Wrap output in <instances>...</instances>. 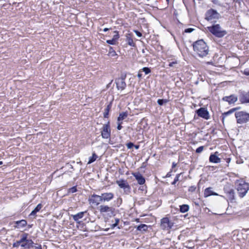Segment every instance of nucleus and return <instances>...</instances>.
Instances as JSON below:
<instances>
[{"mask_svg": "<svg viewBox=\"0 0 249 249\" xmlns=\"http://www.w3.org/2000/svg\"><path fill=\"white\" fill-rule=\"evenodd\" d=\"M193 49L201 57L207 56L209 52V47L203 39L198 40L193 43Z\"/></svg>", "mask_w": 249, "mask_h": 249, "instance_id": "nucleus-1", "label": "nucleus"}, {"mask_svg": "<svg viewBox=\"0 0 249 249\" xmlns=\"http://www.w3.org/2000/svg\"><path fill=\"white\" fill-rule=\"evenodd\" d=\"M237 191L239 196L243 197L249 190V183L245 182L243 180H241L237 182Z\"/></svg>", "mask_w": 249, "mask_h": 249, "instance_id": "nucleus-2", "label": "nucleus"}, {"mask_svg": "<svg viewBox=\"0 0 249 249\" xmlns=\"http://www.w3.org/2000/svg\"><path fill=\"white\" fill-rule=\"evenodd\" d=\"M208 30L217 37H222L227 34V31L222 29L219 24L208 27Z\"/></svg>", "mask_w": 249, "mask_h": 249, "instance_id": "nucleus-3", "label": "nucleus"}, {"mask_svg": "<svg viewBox=\"0 0 249 249\" xmlns=\"http://www.w3.org/2000/svg\"><path fill=\"white\" fill-rule=\"evenodd\" d=\"M235 116L238 124L246 123L249 120V114L243 111H239L235 113Z\"/></svg>", "mask_w": 249, "mask_h": 249, "instance_id": "nucleus-4", "label": "nucleus"}, {"mask_svg": "<svg viewBox=\"0 0 249 249\" xmlns=\"http://www.w3.org/2000/svg\"><path fill=\"white\" fill-rule=\"evenodd\" d=\"M99 210L101 213H107V215L110 217L115 215V208L107 205H101L99 207Z\"/></svg>", "mask_w": 249, "mask_h": 249, "instance_id": "nucleus-5", "label": "nucleus"}, {"mask_svg": "<svg viewBox=\"0 0 249 249\" xmlns=\"http://www.w3.org/2000/svg\"><path fill=\"white\" fill-rule=\"evenodd\" d=\"M205 17L206 19L208 21H213V20L219 18L220 14L216 11L211 9L206 12Z\"/></svg>", "mask_w": 249, "mask_h": 249, "instance_id": "nucleus-6", "label": "nucleus"}, {"mask_svg": "<svg viewBox=\"0 0 249 249\" xmlns=\"http://www.w3.org/2000/svg\"><path fill=\"white\" fill-rule=\"evenodd\" d=\"M116 183L120 188L124 189L125 194H128L130 192V187L126 180H118L116 181Z\"/></svg>", "mask_w": 249, "mask_h": 249, "instance_id": "nucleus-7", "label": "nucleus"}, {"mask_svg": "<svg viewBox=\"0 0 249 249\" xmlns=\"http://www.w3.org/2000/svg\"><path fill=\"white\" fill-rule=\"evenodd\" d=\"M173 226V223L171 222L168 217H164L161 219L160 226L164 230H169Z\"/></svg>", "mask_w": 249, "mask_h": 249, "instance_id": "nucleus-8", "label": "nucleus"}, {"mask_svg": "<svg viewBox=\"0 0 249 249\" xmlns=\"http://www.w3.org/2000/svg\"><path fill=\"white\" fill-rule=\"evenodd\" d=\"M196 113L197 115L205 120H209L210 119V114L208 110L204 107H200L196 110Z\"/></svg>", "mask_w": 249, "mask_h": 249, "instance_id": "nucleus-9", "label": "nucleus"}, {"mask_svg": "<svg viewBox=\"0 0 249 249\" xmlns=\"http://www.w3.org/2000/svg\"><path fill=\"white\" fill-rule=\"evenodd\" d=\"M101 136L104 139H108L110 137V129L109 122L107 124H104L101 131Z\"/></svg>", "mask_w": 249, "mask_h": 249, "instance_id": "nucleus-10", "label": "nucleus"}, {"mask_svg": "<svg viewBox=\"0 0 249 249\" xmlns=\"http://www.w3.org/2000/svg\"><path fill=\"white\" fill-rule=\"evenodd\" d=\"M126 76H122L121 78H119L115 80V83L116 84L117 88L118 90H124L126 86V84L125 82V79Z\"/></svg>", "mask_w": 249, "mask_h": 249, "instance_id": "nucleus-11", "label": "nucleus"}, {"mask_svg": "<svg viewBox=\"0 0 249 249\" xmlns=\"http://www.w3.org/2000/svg\"><path fill=\"white\" fill-rule=\"evenodd\" d=\"M89 201L90 203L98 205L102 202L101 195L99 196L95 194H93L89 198Z\"/></svg>", "mask_w": 249, "mask_h": 249, "instance_id": "nucleus-12", "label": "nucleus"}, {"mask_svg": "<svg viewBox=\"0 0 249 249\" xmlns=\"http://www.w3.org/2000/svg\"><path fill=\"white\" fill-rule=\"evenodd\" d=\"M240 101L242 103H249V91L241 92L239 95Z\"/></svg>", "mask_w": 249, "mask_h": 249, "instance_id": "nucleus-13", "label": "nucleus"}, {"mask_svg": "<svg viewBox=\"0 0 249 249\" xmlns=\"http://www.w3.org/2000/svg\"><path fill=\"white\" fill-rule=\"evenodd\" d=\"M237 96L234 94H232L229 96L223 97L222 100L228 102L229 104H232L237 101Z\"/></svg>", "mask_w": 249, "mask_h": 249, "instance_id": "nucleus-14", "label": "nucleus"}, {"mask_svg": "<svg viewBox=\"0 0 249 249\" xmlns=\"http://www.w3.org/2000/svg\"><path fill=\"white\" fill-rule=\"evenodd\" d=\"M102 202H108L114 197V194L112 193H105L101 194Z\"/></svg>", "mask_w": 249, "mask_h": 249, "instance_id": "nucleus-15", "label": "nucleus"}, {"mask_svg": "<svg viewBox=\"0 0 249 249\" xmlns=\"http://www.w3.org/2000/svg\"><path fill=\"white\" fill-rule=\"evenodd\" d=\"M138 183L140 185H143L145 182L144 178L139 172L135 173L133 174Z\"/></svg>", "mask_w": 249, "mask_h": 249, "instance_id": "nucleus-16", "label": "nucleus"}, {"mask_svg": "<svg viewBox=\"0 0 249 249\" xmlns=\"http://www.w3.org/2000/svg\"><path fill=\"white\" fill-rule=\"evenodd\" d=\"M86 213L87 211L81 212L76 214L71 215V217L77 223L80 224L81 221H79V219H82Z\"/></svg>", "mask_w": 249, "mask_h": 249, "instance_id": "nucleus-17", "label": "nucleus"}, {"mask_svg": "<svg viewBox=\"0 0 249 249\" xmlns=\"http://www.w3.org/2000/svg\"><path fill=\"white\" fill-rule=\"evenodd\" d=\"M217 152H215L214 154H211L209 157V161L211 162L218 163L221 161V159L217 156Z\"/></svg>", "mask_w": 249, "mask_h": 249, "instance_id": "nucleus-18", "label": "nucleus"}, {"mask_svg": "<svg viewBox=\"0 0 249 249\" xmlns=\"http://www.w3.org/2000/svg\"><path fill=\"white\" fill-rule=\"evenodd\" d=\"M15 225H14V227L15 228H20L25 227L27 225V221L25 220L22 219L19 221H17L15 222Z\"/></svg>", "mask_w": 249, "mask_h": 249, "instance_id": "nucleus-19", "label": "nucleus"}, {"mask_svg": "<svg viewBox=\"0 0 249 249\" xmlns=\"http://www.w3.org/2000/svg\"><path fill=\"white\" fill-rule=\"evenodd\" d=\"M204 195L205 197H208V196H212V195L213 196H218V195L217 193H214L212 191V188L209 187V188H207L205 190Z\"/></svg>", "mask_w": 249, "mask_h": 249, "instance_id": "nucleus-20", "label": "nucleus"}, {"mask_svg": "<svg viewBox=\"0 0 249 249\" xmlns=\"http://www.w3.org/2000/svg\"><path fill=\"white\" fill-rule=\"evenodd\" d=\"M33 244H34V243L32 240H28L25 241L21 245V247L25 249H30L31 247H33Z\"/></svg>", "mask_w": 249, "mask_h": 249, "instance_id": "nucleus-21", "label": "nucleus"}, {"mask_svg": "<svg viewBox=\"0 0 249 249\" xmlns=\"http://www.w3.org/2000/svg\"><path fill=\"white\" fill-rule=\"evenodd\" d=\"M128 115L127 112H123L120 113L119 117H118L117 121L118 122L124 120L125 119Z\"/></svg>", "mask_w": 249, "mask_h": 249, "instance_id": "nucleus-22", "label": "nucleus"}, {"mask_svg": "<svg viewBox=\"0 0 249 249\" xmlns=\"http://www.w3.org/2000/svg\"><path fill=\"white\" fill-rule=\"evenodd\" d=\"M42 207V205H41V204H38L34 209V210L32 211L30 215H35L40 210Z\"/></svg>", "mask_w": 249, "mask_h": 249, "instance_id": "nucleus-23", "label": "nucleus"}, {"mask_svg": "<svg viewBox=\"0 0 249 249\" xmlns=\"http://www.w3.org/2000/svg\"><path fill=\"white\" fill-rule=\"evenodd\" d=\"M189 209V205L187 204H183L180 206V211L181 213H184L188 211Z\"/></svg>", "mask_w": 249, "mask_h": 249, "instance_id": "nucleus-24", "label": "nucleus"}, {"mask_svg": "<svg viewBox=\"0 0 249 249\" xmlns=\"http://www.w3.org/2000/svg\"><path fill=\"white\" fill-rule=\"evenodd\" d=\"M227 194L230 199L233 200L234 199V192L233 189H230L229 191H227Z\"/></svg>", "mask_w": 249, "mask_h": 249, "instance_id": "nucleus-25", "label": "nucleus"}, {"mask_svg": "<svg viewBox=\"0 0 249 249\" xmlns=\"http://www.w3.org/2000/svg\"><path fill=\"white\" fill-rule=\"evenodd\" d=\"M238 109V108H237V107L233 108H232V109H230L228 111L224 112V113H223V114H222L223 120L224 119V117H225L226 116H228V115H229L230 114H231V113H233L235 111H236Z\"/></svg>", "mask_w": 249, "mask_h": 249, "instance_id": "nucleus-26", "label": "nucleus"}, {"mask_svg": "<svg viewBox=\"0 0 249 249\" xmlns=\"http://www.w3.org/2000/svg\"><path fill=\"white\" fill-rule=\"evenodd\" d=\"M148 226L145 224H141L137 226V230L140 231H146Z\"/></svg>", "mask_w": 249, "mask_h": 249, "instance_id": "nucleus-27", "label": "nucleus"}, {"mask_svg": "<svg viewBox=\"0 0 249 249\" xmlns=\"http://www.w3.org/2000/svg\"><path fill=\"white\" fill-rule=\"evenodd\" d=\"M108 55L111 57H115L117 55V54L113 48L110 47Z\"/></svg>", "mask_w": 249, "mask_h": 249, "instance_id": "nucleus-28", "label": "nucleus"}, {"mask_svg": "<svg viewBox=\"0 0 249 249\" xmlns=\"http://www.w3.org/2000/svg\"><path fill=\"white\" fill-rule=\"evenodd\" d=\"M111 105H107V107L105 109V112L104 113V117L105 118H108V113H109V110L111 108Z\"/></svg>", "mask_w": 249, "mask_h": 249, "instance_id": "nucleus-29", "label": "nucleus"}, {"mask_svg": "<svg viewBox=\"0 0 249 249\" xmlns=\"http://www.w3.org/2000/svg\"><path fill=\"white\" fill-rule=\"evenodd\" d=\"M97 158V156L96 155V154L95 153H93L92 157H90L89 158V160L88 162V164H90L92 163L96 160Z\"/></svg>", "mask_w": 249, "mask_h": 249, "instance_id": "nucleus-30", "label": "nucleus"}, {"mask_svg": "<svg viewBox=\"0 0 249 249\" xmlns=\"http://www.w3.org/2000/svg\"><path fill=\"white\" fill-rule=\"evenodd\" d=\"M167 102H168V100L167 99H159L157 101L158 104L159 105H160V106L163 105V104L167 103Z\"/></svg>", "mask_w": 249, "mask_h": 249, "instance_id": "nucleus-31", "label": "nucleus"}, {"mask_svg": "<svg viewBox=\"0 0 249 249\" xmlns=\"http://www.w3.org/2000/svg\"><path fill=\"white\" fill-rule=\"evenodd\" d=\"M127 44L129 46H132V47H134L135 46V43H134L132 38H131V37H127Z\"/></svg>", "mask_w": 249, "mask_h": 249, "instance_id": "nucleus-32", "label": "nucleus"}, {"mask_svg": "<svg viewBox=\"0 0 249 249\" xmlns=\"http://www.w3.org/2000/svg\"><path fill=\"white\" fill-rule=\"evenodd\" d=\"M181 174V173L180 174H177L174 179V180L173 181V182L172 183V185H175L177 182H178V180H179V178L180 176V175Z\"/></svg>", "mask_w": 249, "mask_h": 249, "instance_id": "nucleus-33", "label": "nucleus"}, {"mask_svg": "<svg viewBox=\"0 0 249 249\" xmlns=\"http://www.w3.org/2000/svg\"><path fill=\"white\" fill-rule=\"evenodd\" d=\"M77 191L76 186H73L68 190V193H74Z\"/></svg>", "mask_w": 249, "mask_h": 249, "instance_id": "nucleus-34", "label": "nucleus"}, {"mask_svg": "<svg viewBox=\"0 0 249 249\" xmlns=\"http://www.w3.org/2000/svg\"><path fill=\"white\" fill-rule=\"evenodd\" d=\"M142 71L145 72L146 74L149 73L151 72L150 69L148 67H144L142 69Z\"/></svg>", "mask_w": 249, "mask_h": 249, "instance_id": "nucleus-35", "label": "nucleus"}, {"mask_svg": "<svg viewBox=\"0 0 249 249\" xmlns=\"http://www.w3.org/2000/svg\"><path fill=\"white\" fill-rule=\"evenodd\" d=\"M106 42L107 43L110 45H115L116 43V41L113 38L110 40H107Z\"/></svg>", "mask_w": 249, "mask_h": 249, "instance_id": "nucleus-36", "label": "nucleus"}, {"mask_svg": "<svg viewBox=\"0 0 249 249\" xmlns=\"http://www.w3.org/2000/svg\"><path fill=\"white\" fill-rule=\"evenodd\" d=\"M204 149V146H199V147H198L196 149V153H201L203 150Z\"/></svg>", "mask_w": 249, "mask_h": 249, "instance_id": "nucleus-37", "label": "nucleus"}, {"mask_svg": "<svg viewBox=\"0 0 249 249\" xmlns=\"http://www.w3.org/2000/svg\"><path fill=\"white\" fill-rule=\"evenodd\" d=\"M27 237H28V234L27 233H24L22 235V236H21V239L22 240H23L24 241H26V240H28L29 239H27Z\"/></svg>", "mask_w": 249, "mask_h": 249, "instance_id": "nucleus-38", "label": "nucleus"}, {"mask_svg": "<svg viewBox=\"0 0 249 249\" xmlns=\"http://www.w3.org/2000/svg\"><path fill=\"white\" fill-rule=\"evenodd\" d=\"M115 33L116 34L114 35L113 38L115 39V40L117 42V40L119 38V35L118 34V32L117 31H115Z\"/></svg>", "mask_w": 249, "mask_h": 249, "instance_id": "nucleus-39", "label": "nucleus"}, {"mask_svg": "<svg viewBox=\"0 0 249 249\" xmlns=\"http://www.w3.org/2000/svg\"><path fill=\"white\" fill-rule=\"evenodd\" d=\"M134 146V144H133V143L131 142H128V143L126 144V146L128 149L132 148Z\"/></svg>", "mask_w": 249, "mask_h": 249, "instance_id": "nucleus-40", "label": "nucleus"}, {"mask_svg": "<svg viewBox=\"0 0 249 249\" xmlns=\"http://www.w3.org/2000/svg\"><path fill=\"white\" fill-rule=\"evenodd\" d=\"M196 189V187L195 186H191L189 187L188 191L191 192H194Z\"/></svg>", "mask_w": 249, "mask_h": 249, "instance_id": "nucleus-41", "label": "nucleus"}, {"mask_svg": "<svg viewBox=\"0 0 249 249\" xmlns=\"http://www.w3.org/2000/svg\"><path fill=\"white\" fill-rule=\"evenodd\" d=\"M194 30V29L189 28L186 29L184 31V32L187 33H190L192 32Z\"/></svg>", "mask_w": 249, "mask_h": 249, "instance_id": "nucleus-42", "label": "nucleus"}, {"mask_svg": "<svg viewBox=\"0 0 249 249\" xmlns=\"http://www.w3.org/2000/svg\"><path fill=\"white\" fill-rule=\"evenodd\" d=\"M33 247L35 248V249H42L41 246L37 244H35V245H33Z\"/></svg>", "mask_w": 249, "mask_h": 249, "instance_id": "nucleus-43", "label": "nucleus"}, {"mask_svg": "<svg viewBox=\"0 0 249 249\" xmlns=\"http://www.w3.org/2000/svg\"><path fill=\"white\" fill-rule=\"evenodd\" d=\"M134 32L135 33L136 35L138 36V37H141L142 36V34L139 32L137 30H134Z\"/></svg>", "mask_w": 249, "mask_h": 249, "instance_id": "nucleus-44", "label": "nucleus"}, {"mask_svg": "<svg viewBox=\"0 0 249 249\" xmlns=\"http://www.w3.org/2000/svg\"><path fill=\"white\" fill-rule=\"evenodd\" d=\"M212 1L213 2V3L215 4H216L218 5H220L219 0H212Z\"/></svg>", "mask_w": 249, "mask_h": 249, "instance_id": "nucleus-45", "label": "nucleus"}, {"mask_svg": "<svg viewBox=\"0 0 249 249\" xmlns=\"http://www.w3.org/2000/svg\"><path fill=\"white\" fill-rule=\"evenodd\" d=\"M177 64V62L176 61H173V62H170L168 66L169 67H173L175 64Z\"/></svg>", "mask_w": 249, "mask_h": 249, "instance_id": "nucleus-46", "label": "nucleus"}, {"mask_svg": "<svg viewBox=\"0 0 249 249\" xmlns=\"http://www.w3.org/2000/svg\"><path fill=\"white\" fill-rule=\"evenodd\" d=\"M19 244H18V241H16V242L14 243L13 244V247H16V248H18L19 246Z\"/></svg>", "mask_w": 249, "mask_h": 249, "instance_id": "nucleus-47", "label": "nucleus"}, {"mask_svg": "<svg viewBox=\"0 0 249 249\" xmlns=\"http://www.w3.org/2000/svg\"><path fill=\"white\" fill-rule=\"evenodd\" d=\"M122 123L119 122L118 126H117V129L118 130H121L122 128V126L121 125Z\"/></svg>", "mask_w": 249, "mask_h": 249, "instance_id": "nucleus-48", "label": "nucleus"}, {"mask_svg": "<svg viewBox=\"0 0 249 249\" xmlns=\"http://www.w3.org/2000/svg\"><path fill=\"white\" fill-rule=\"evenodd\" d=\"M18 241V244H19L20 246H21V245L22 244H23V242H24V241L23 240H22L21 238L19 241Z\"/></svg>", "mask_w": 249, "mask_h": 249, "instance_id": "nucleus-49", "label": "nucleus"}, {"mask_svg": "<svg viewBox=\"0 0 249 249\" xmlns=\"http://www.w3.org/2000/svg\"><path fill=\"white\" fill-rule=\"evenodd\" d=\"M117 224L116 223H114V224H113L111 225L110 226V228L111 229H114L116 226H117Z\"/></svg>", "mask_w": 249, "mask_h": 249, "instance_id": "nucleus-50", "label": "nucleus"}, {"mask_svg": "<svg viewBox=\"0 0 249 249\" xmlns=\"http://www.w3.org/2000/svg\"><path fill=\"white\" fill-rule=\"evenodd\" d=\"M176 165H177V163H175V162H173V163H172V168H175V167L176 166Z\"/></svg>", "mask_w": 249, "mask_h": 249, "instance_id": "nucleus-51", "label": "nucleus"}, {"mask_svg": "<svg viewBox=\"0 0 249 249\" xmlns=\"http://www.w3.org/2000/svg\"><path fill=\"white\" fill-rule=\"evenodd\" d=\"M120 221V220L119 218H116L115 219V223H116L117 224V225H118L119 222Z\"/></svg>", "mask_w": 249, "mask_h": 249, "instance_id": "nucleus-52", "label": "nucleus"}, {"mask_svg": "<svg viewBox=\"0 0 249 249\" xmlns=\"http://www.w3.org/2000/svg\"><path fill=\"white\" fill-rule=\"evenodd\" d=\"M142 76V74L140 72H139L138 74V77L139 78H141Z\"/></svg>", "mask_w": 249, "mask_h": 249, "instance_id": "nucleus-53", "label": "nucleus"}, {"mask_svg": "<svg viewBox=\"0 0 249 249\" xmlns=\"http://www.w3.org/2000/svg\"><path fill=\"white\" fill-rule=\"evenodd\" d=\"M108 30H109V29H108V28H104V29L103 31H104V32H106L108 31Z\"/></svg>", "mask_w": 249, "mask_h": 249, "instance_id": "nucleus-54", "label": "nucleus"}, {"mask_svg": "<svg viewBox=\"0 0 249 249\" xmlns=\"http://www.w3.org/2000/svg\"><path fill=\"white\" fill-rule=\"evenodd\" d=\"M226 161L227 163H229L230 161H231V159L230 158H228L226 159Z\"/></svg>", "mask_w": 249, "mask_h": 249, "instance_id": "nucleus-55", "label": "nucleus"}, {"mask_svg": "<svg viewBox=\"0 0 249 249\" xmlns=\"http://www.w3.org/2000/svg\"><path fill=\"white\" fill-rule=\"evenodd\" d=\"M134 146H135V148L136 149H138L139 148V145H134Z\"/></svg>", "mask_w": 249, "mask_h": 249, "instance_id": "nucleus-56", "label": "nucleus"}, {"mask_svg": "<svg viewBox=\"0 0 249 249\" xmlns=\"http://www.w3.org/2000/svg\"><path fill=\"white\" fill-rule=\"evenodd\" d=\"M170 176H171V174H170V173L169 172V173H167V174L166 176V177H170Z\"/></svg>", "mask_w": 249, "mask_h": 249, "instance_id": "nucleus-57", "label": "nucleus"}, {"mask_svg": "<svg viewBox=\"0 0 249 249\" xmlns=\"http://www.w3.org/2000/svg\"><path fill=\"white\" fill-rule=\"evenodd\" d=\"M241 0H233V1H235L236 2H238V3H240Z\"/></svg>", "mask_w": 249, "mask_h": 249, "instance_id": "nucleus-58", "label": "nucleus"}, {"mask_svg": "<svg viewBox=\"0 0 249 249\" xmlns=\"http://www.w3.org/2000/svg\"><path fill=\"white\" fill-rule=\"evenodd\" d=\"M245 74L247 75H249V71H245Z\"/></svg>", "mask_w": 249, "mask_h": 249, "instance_id": "nucleus-59", "label": "nucleus"}, {"mask_svg": "<svg viewBox=\"0 0 249 249\" xmlns=\"http://www.w3.org/2000/svg\"><path fill=\"white\" fill-rule=\"evenodd\" d=\"M109 230V228H107L104 230L105 231H107Z\"/></svg>", "mask_w": 249, "mask_h": 249, "instance_id": "nucleus-60", "label": "nucleus"}, {"mask_svg": "<svg viewBox=\"0 0 249 249\" xmlns=\"http://www.w3.org/2000/svg\"><path fill=\"white\" fill-rule=\"evenodd\" d=\"M142 188H143V186H142V188H141V189L142 190H143Z\"/></svg>", "mask_w": 249, "mask_h": 249, "instance_id": "nucleus-61", "label": "nucleus"}, {"mask_svg": "<svg viewBox=\"0 0 249 249\" xmlns=\"http://www.w3.org/2000/svg\"><path fill=\"white\" fill-rule=\"evenodd\" d=\"M142 188H143V186H142V188H141V189L142 190H143Z\"/></svg>", "mask_w": 249, "mask_h": 249, "instance_id": "nucleus-62", "label": "nucleus"}, {"mask_svg": "<svg viewBox=\"0 0 249 249\" xmlns=\"http://www.w3.org/2000/svg\"><path fill=\"white\" fill-rule=\"evenodd\" d=\"M2 164V162H1V161H0V164Z\"/></svg>", "mask_w": 249, "mask_h": 249, "instance_id": "nucleus-63", "label": "nucleus"}]
</instances>
